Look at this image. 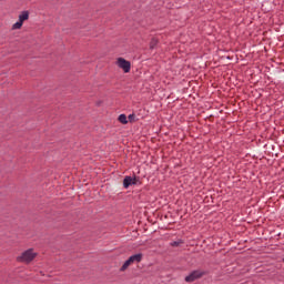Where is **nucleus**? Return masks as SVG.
Returning <instances> with one entry per match:
<instances>
[{
	"label": "nucleus",
	"mask_w": 284,
	"mask_h": 284,
	"mask_svg": "<svg viewBox=\"0 0 284 284\" xmlns=\"http://www.w3.org/2000/svg\"><path fill=\"white\" fill-rule=\"evenodd\" d=\"M116 65L118 68H121V70H123V72L125 73L130 72L132 68V64L130 63V61L125 60L124 58H118Z\"/></svg>",
	"instance_id": "obj_2"
},
{
	"label": "nucleus",
	"mask_w": 284,
	"mask_h": 284,
	"mask_svg": "<svg viewBox=\"0 0 284 284\" xmlns=\"http://www.w3.org/2000/svg\"><path fill=\"white\" fill-rule=\"evenodd\" d=\"M158 43H159V40L156 38H152V40L150 42V49L154 50V48H156Z\"/></svg>",
	"instance_id": "obj_10"
},
{
	"label": "nucleus",
	"mask_w": 284,
	"mask_h": 284,
	"mask_svg": "<svg viewBox=\"0 0 284 284\" xmlns=\"http://www.w3.org/2000/svg\"><path fill=\"white\" fill-rule=\"evenodd\" d=\"M134 119H135V115H134V114H130V115H129V121L132 122V121H134Z\"/></svg>",
	"instance_id": "obj_12"
},
{
	"label": "nucleus",
	"mask_w": 284,
	"mask_h": 284,
	"mask_svg": "<svg viewBox=\"0 0 284 284\" xmlns=\"http://www.w3.org/2000/svg\"><path fill=\"white\" fill-rule=\"evenodd\" d=\"M171 247H179V242L178 241L171 242Z\"/></svg>",
	"instance_id": "obj_11"
},
{
	"label": "nucleus",
	"mask_w": 284,
	"mask_h": 284,
	"mask_svg": "<svg viewBox=\"0 0 284 284\" xmlns=\"http://www.w3.org/2000/svg\"><path fill=\"white\" fill-rule=\"evenodd\" d=\"M118 121H120V123H122L123 125H126L128 116L125 114H120Z\"/></svg>",
	"instance_id": "obj_8"
},
{
	"label": "nucleus",
	"mask_w": 284,
	"mask_h": 284,
	"mask_svg": "<svg viewBox=\"0 0 284 284\" xmlns=\"http://www.w3.org/2000/svg\"><path fill=\"white\" fill-rule=\"evenodd\" d=\"M23 28V23L19 20L12 26V30H21Z\"/></svg>",
	"instance_id": "obj_9"
},
{
	"label": "nucleus",
	"mask_w": 284,
	"mask_h": 284,
	"mask_svg": "<svg viewBox=\"0 0 284 284\" xmlns=\"http://www.w3.org/2000/svg\"><path fill=\"white\" fill-rule=\"evenodd\" d=\"M34 258H37V253L34 252V250L29 248L24 251L20 256H18L17 261L19 263H32Z\"/></svg>",
	"instance_id": "obj_1"
},
{
	"label": "nucleus",
	"mask_w": 284,
	"mask_h": 284,
	"mask_svg": "<svg viewBox=\"0 0 284 284\" xmlns=\"http://www.w3.org/2000/svg\"><path fill=\"white\" fill-rule=\"evenodd\" d=\"M136 183H139V179L132 178V176H125L123 180V187L128 190L130 185H136Z\"/></svg>",
	"instance_id": "obj_4"
},
{
	"label": "nucleus",
	"mask_w": 284,
	"mask_h": 284,
	"mask_svg": "<svg viewBox=\"0 0 284 284\" xmlns=\"http://www.w3.org/2000/svg\"><path fill=\"white\" fill-rule=\"evenodd\" d=\"M283 261H284V258H283Z\"/></svg>",
	"instance_id": "obj_13"
},
{
	"label": "nucleus",
	"mask_w": 284,
	"mask_h": 284,
	"mask_svg": "<svg viewBox=\"0 0 284 284\" xmlns=\"http://www.w3.org/2000/svg\"><path fill=\"white\" fill-rule=\"evenodd\" d=\"M203 276V272L201 271H193L189 276L185 277L186 283H194L197 278Z\"/></svg>",
	"instance_id": "obj_3"
},
{
	"label": "nucleus",
	"mask_w": 284,
	"mask_h": 284,
	"mask_svg": "<svg viewBox=\"0 0 284 284\" xmlns=\"http://www.w3.org/2000/svg\"><path fill=\"white\" fill-rule=\"evenodd\" d=\"M130 262L133 263H141V261H143V254L138 253L135 255H132L129 257Z\"/></svg>",
	"instance_id": "obj_5"
},
{
	"label": "nucleus",
	"mask_w": 284,
	"mask_h": 284,
	"mask_svg": "<svg viewBox=\"0 0 284 284\" xmlns=\"http://www.w3.org/2000/svg\"><path fill=\"white\" fill-rule=\"evenodd\" d=\"M30 19V12L29 11H22L20 14H19V21L20 22H24V21H28Z\"/></svg>",
	"instance_id": "obj_6"
},
{
	"label": "nucleus",
	"mask_w": 284,
	"mask_h": 284,
	"mask_svg": "<svg viewBox=\"0 0 284 284\" xmlns=\"http://www.w3.org/2000/svg\"><path fill=\"white\" fill-rule=\"evenodd\" d=\"M130 265H132V262L130 261V258H128L123 265L121 266L120 271L121 272H125V270H128V267H130Z\"/></svg>",
	"instance_id": "obj_7"
}]
</instances>
